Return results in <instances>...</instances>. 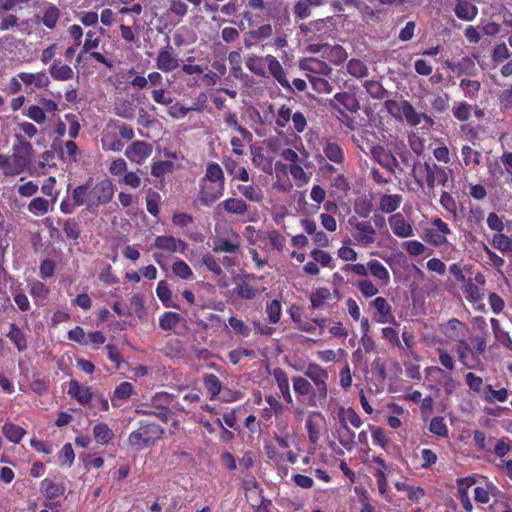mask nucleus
Masks as SVG:
<instances>
[{
    "mask_svg": "<svg viewBox=\"0 0 512 512\" xmlns=\"http://www.w3.org/2000/svg\"><path fill=\"white\" fill-rule=\"evenodd\" d=\"M114 185L108 178L95 181L88 178L83 184L76 186L70 197H65L60 203V211L65 215L75 212L78 207L85 206L90 213H97L101 205H106L113 199Z\"/></svg>",
    "mask_w": 512,
    "mask_h": 512,
    "instance_id": "1",
    "label": "nucleus"
},
{
    "mask_svg": "<svg viewBox=\"0 0 512 512\" xmlns=\"http://www.w3.org/2000/svg\"><path fill=\"white\" fill-rule=\"evenodd\" d=\"M329 372L315 362L307 364L304 376L292 377L293 390L300 400L306 398L309 407H323L328 398Z\"/></svg>",
    "mask_w": 512,
    "mask_h": 512,
    "instance_id": "2",
    "label": "nucleus"
},
{
    "mask_svg": "<svg viewBox=\"0 0 512 512\" xmlns=\"http://www.w3.org/2000/svg\"><path fill=\"white\" fill-rule=\"evenodd\" d=\"M163 435L164 429L162 426L155 422L141 420L139 428L129 434L127 442L134 450L141 451L153 445Z\"/></svg>",
    "mask_w": 512,
    "mask_h": 512,
    "instance_id": "3",
    "label": "nucleus"
},
{
    "mask_svg": "<svg viewBox=\"0 0 512 512\" xmlns=\"http://www.w3.org/2000/svg\"><path fill=\"white\" fill-rule=\"evenodd\" d=\"M415 180L422 186L425 181L428 188L433 189L436 185L445 186L448 182L451 170L433 162H424L414 169Z\"/></svg>",
    "mask_w": 512,
    "mask_h": 512,
    "instance_id": "4",
    "label": "nucleus"
},
{
    "mask_svg": "<svg viewBox=\"0 0 512 512\" xmlns=\"http://www.w3.org/2000/svg\"><path fill=\"white\" fill-rule=\"evenodd\" d=\"M331 106L339 113L341 122L345 126L353 128L354 118L352 115L356 114L360 109V104L355 94L350 92L336 93L331 100Z\"/></svg>",
    "mask_w": 512,
    "mask_h": 512,
    "instance_id": "5",
    "label": "nucleus"
},
{
    "mask_svg": "<svg viewBox=\"0 0 512 512\" xmlns=\"http://www.w3.org/2000/svg\"><path fill=\"white\" fill-rule=\"evenodd\" d=\"M224 191L225 186L199 180V189L193 204L210 207L223 196Z\"/></svg>",
    "mask_w": 512,
    "mask_h": 512,
    "instance_id": "6",
    "label": "nucleus"
},
{
    "mask_svg": "<svg viewBox=\"0 0 512 512\" xmlns=\"http://www.w3.org/2000/svg\"><path fill=\"white\" fill-rule=\"evenodd\" d=\"M431 228H427L424 233V240L435 246L441 247L448 244L447 235L452 233L448 224L441 218L436 217L431 220Z\"/></svg>",
    "mask_w": 512,
    "mask_h": 512,
    "instance_id": "7",
    "label": "nucleus"
},
{
    "mask_svg": "<svg viewBox=\"0 0 512 512\" xmlns=\"http://www.w3.org/2000/svg\"><path fill=\"white\" fill-rule=\"evenodd\" d=\"M319 164V171L322 177L329 182L331 187L341 191H347L350 189L347 178L338 167L328 162L321 163V161H319Z\"/></svg>",
    "mask_w": 512,
    "mask_h": 512,
    "instance_id": "8",
    "label": "nucleus"
},
{
    "mask_svg": "<svg viewBox=\"0 0 512 512\" xmlns=\"http://www.w3.org/2000/svg\"><path fill=\"white\" fill-rule=\"evenodd\" d=\"M156 68L163 73H170L180 66L179 59L175 54L174 48L167 43L166 46L159 49L155 59Z\"/></svg>",
    "mask_w": 512,
    "mask_h": 512,
    "instance_id": "9",
    "label": "nucleus"
},
{
    "mask_svg": "<svg viewBox=\"0 0 512 512\" xmlns=\"http://www.w3.org/2000/svg\"><path fill=\"white\" fill-rule=\"evenodd\" d=\"M425 375L431 381L436 382L447 395H451L456 390V381L444 369L438 366H429L425 368Z\"/></svg>",
    "mask_w": 512,
    "mask_h": 512,
    "instance_id": "10",
    "label": "nucleus"
},
{
    "mask_svg": "<svg viewBox=\"0 0 512 512\" xmlns=\"http://www.w3.org/2000/svg\"><path fill=\"white\" fill-rule=\"evenodd\" d=\"M216 210L220 214L242 218L247 214L249 205L241 197H229L218 203Z\"/></svg>",
    "mask_w": 512,
    "mask_h": 512,
    "instance_id": "11",
    "label": "nucleus"
},
{
    "mask_svg": "<svg viewBox=\"0 0 512 512\" xmlns=\"http://www.w3.org/2000/svg\"><path fill=\"white\" fill-rule=\"evenodd\" d=\"M350 224L354 228L352 236L358 244L368 247L375 243L377 233L369 221H356L355 223L350 221Z\"/></svg>",
    "mask_w": 512,
    "mask_h": 512,
    "instance_id": "12",
    "label": "nucleus"
},
{
    "mask_svg": "<svg viewBox=\"0 0 512 512\" xmlns=\"http://www.w3.org/2000/svg\"><path fill=\"white\" fill-rule=\"evenodd\" d=\"M439 331L450 341L459 342L468 331L467 325L457 318L449 319L439 325Z\"/></svg>",
    "mask_w": 512,
    "mask_h": 512,
    "instance_id": "13",
    "label": "nucleus"
},
{
    "mask_svg": "<svg viewBox=\"0 0 512 512\" xmlns=\"http://www.w3.org/2000/svg\"><path fill=\"white\" fill-rule=\"evenodd\" d=\"M152 145L148 142L137 140L125 150V156L133 163L141 165L152 154Z\"/></svg>",
    "mask_w": 512,
    "mask_h": 512,
    "instance_id": "14",
    "label": "nucleus"
},
{
    "mask_svg": "<svg viewBox=\"0 0 512 512\" xmlns=\"http://www.w3.org/2000/svg\"><path fill=\"white\" fill-rule=\"evenodd\" d=\"M153 245L155 248L169 253L180 252L184 254L188 249L186 242L173 236H157Z\"/></svg>",
    "mask_w": 512,
    "mask_h": 512,
    "instance_id": "15",
    "label": "nucleus"
},
{
    "mask_svg": "<svg viewBox=\"0 0 512 512\" xmlns=\"http://www.w3.org/2000/svg\"><path fill=\"white\" fill-rule=\"evenodd\" d=\"M265 62L267 63L269 73L278 82V84L284 89H290L291 84L278 59L275 56L268 54L265 56Z\"/></svg>",
    "mask_w": 512,
    "mask_h": 512,
    "instance_id": "16",
    "label": "nucleus"
},
{
    "mask_svg": "<svg viewBox=\"0 0 512 512\" xmlns=\"http://www.w3.org/2000/svg\"><path fill=\"white\" fill-rule=\"evenodd\" d=\"M370 305L376 310L377 317L375 320L378 323H392L396 324L394 315L392 314V307L384 297L375 298Z\"/></svg>",
    "mask_w": 512,
    "mask_h": 512,
    "instance_id": "17",
    "label": "nucleus"
},
{
    "mask_svg": "<svg viewBox=\"0 0 512 512\" xmlns=\"http://www.w3.org/2000/svg\"><path fill=\"white\" fill-rule=\"evenodd\" d=\"M28 166L13 155L0 154V168L5 176H17L25 171Z\"/></svg>",
    "mask_w": 512,
    "mask_h": 512,
    "instance_id": "18",
    "label": "nucleus"
},
{
    "mask_svg": "<svg viewBox=\"0 0 512 512\" xmlns=\"http://www.w3.org/2000/svg\"><path fill=\"white\" fill-rule=\"evenodd\" d=\"M393 233L399 238H407L414 235L412 225L401 213L393 214L388 219Z\"/></svg>",
    "mask_w": 512,
    "mask_h": 512,
    "instance_id": "19",
    "label": "nucleus"
},
{
    "mask_svg": "<svg viewBox=\"0 0 512 512\" xmlns=\"http://www.w3.org/2000/svg\"><path fill=\"white\" fill-rule=\"evenodd\" d=\"M68 394L86 407L92 400L93 392L90 387L81 385L77 380H70Z\"/></svg>",
    "mask_w": 512,
    "mask_h": 512,
    "instance_id": "20",
    "label": "nucleus"
},
{
    "mask_svg": "<svg viewBox=\"0 0 512 512\" xmlns=\"http://www.w3.org/2000/svg\"><path fill=\"white\" fill-rule=\"evenodd\" d=\"M18 78L26 86H34L35 88L42 89L47 88L50 85V79L45 71L37 73L20 72Z\"/></svg>",
    "mask_w": 512,
    "mask_h": 512,
    "instance_id": "21",
    "label": "nucleus"
},
{
    "mask_svg": "<svg viewBox=\"0 0 512 512\" xmlns=\"http://www.w3.org/2000/svg\"><path fill=\"white\" fill-rule=\"evenodd\" d=\"M48 71L55 81H68L74 77L73 69L69 65L63 64L61 59H54Z\"/></svg>",
    "mask_w": 512,
    "mask_h": 512,
    "instance_id": "22",
    "label": "nucleus"
},
{
    "mask_svg": "<svg viewBox=\"0 0 512 512\" xmlns=\"http://www.w3.org/2000/svg\"><path fill=\"white\" fill-rule=\"evenodd\" d=\"M324 420L320 412H315L310 415L305 423L309 442L316 445L320 439L321 422Z\"/></svg>",
    "mask_w": 512,
    "mask_h": 512,
    "instance_id": "23",
    "label": "nucleus"
},
{
    "mask_svg": "<svg viewBox=\"0 0 512 512\" xmlns=\"http://www.w3.org/2000/svg\"><path fill=\"white\" fill-rule=\"evenodd\" d=\"M272 375L276 381V384L281 392L283 399L288 403H293V398L290 392L289 378L286 371L280 367L273 369Z\"/></svg>",
    "mask_w": 512,
    "mask_h": 512,
    "instance_id": "24",
    "label": "nucleus"
},
{
    "mask_svg": "<svg viewBox=\"0 0 512 512\" xmlns=\"http://www.w3.org/2000/svg\"><path fill=\"white\" fill-rule=\"evenodd\" d=\"M447 66L458 76H476L478 69L470 57H463L457 63L446 61Z\"/></svg>",
    "mask_w": 512,
    "mask_h": 512,
    "instance_id": "25",
    "label": "nucleus"
},
{
    "mask_svg": "<svg viewBox=\"0 0 512 512\" xmlns=\"http://www.w3.org/2000/svg\"><path fill=\"white\" fill-rule=\"evenodd\" d=\"M323 154L322 160H324V162L330 161L336 165L344 164V150L338 143L328 141L323 146Z\"/></svg>",
    "mask_w": 512,
    "mask_h": 512,
    "instance_id": "26",
    "label": "nucleus"
},
{
    "mask_svg": "<svg viewBox=\"0 0 512 512\" xmlns=\"http://www.w3.org/2000/svg\"><path fill=\"white\" fill-rule=\"evenodd\" d=\"M456 352L458 354L459 361L468 369H474L477 366L476 357L472 356L473 348L466 341V339H462L457 342Z\"/></svg>",
    "mask_w": 512,
    "mask_h": 512,
    "instance_id": "27",
    "label": "nucleus"
},
{
    "mask_svg": "<svg viewBox=\"0 0 512 512\" xmlns=\"http://www.w3.org/2000/svg\"><path fill=\"white\" fill-rule=\"evenodd\" d=\"M16 139L18 143L13 145L12 155L29 166L32 160L33 147L31 143L22 136L17 135Z\"/></svg>",
    "mask_w": 512,
    "mask_h": 512,
    "instance_id": "28",
    "label": "nucleus"
},
{
    "mask_svg": "<svg viewBox=\"0 0 512 512\" xmlns=\"http://www.w3.org/2000/svg\"><path fill=\"white\" fill-rule=\"evenodd\" d=\"M371 152L374 159L382 167L386 168L391 173H394L395 168L398 166V162L392 153L385 151L384 148L381 146L373 147Z\"/></svg>",
    "mask_w": 512,
    "mask_h": 512,
    "instance_id": "29",
    "label": "nucleus"
},
{
    "mask_svg": "<svg viewBox=\"0 0 512 512\" xmlns=\"http://www.w3.org/2000/svg\"><path fill=\"white\" fill-rule=\"evenodd\" d=\"M240 248L239 236L234 234L232 238L218 237L213 244L215 253H236Z\"/></svg>",
    "mask_w": 512,
    "mask_h": 512,
    "instance_id": "30",
    "label": "nucleus"
},
{
    "mask_svg": "<svg viewBox=\"0 0 512 512\" xmlns=\"http://www.w3.org/2000/svg\"><path fill=\"white\" fill-rule=\"evenodd\" d=\"M401 111L407 123L411 126H417L418 124H420L422 118H424L430 124L433 123L432 119L429 116H427L426 114L418 113L413 107V105L407 100L401 102Z\"/></svg>",
    "mask_w": 512,
    "mask_h": 512,
    "instance_id": "31",
    "label": "nucleus"
},
{
    "mask_svg": "<svg viewBox=\"0 0 512 512\" xmlns=\"http://www.w3.org/2000/svg\"><path fill=\"white\" fill-rule=\"evenodd\" d=\"M510 392L507 388L495 390L491 384L485 385L482 393V400L485 403L493 404L495 402H505L508 400Z\"/></svg>",
    "mask_w": 512,
    "mask_h": 512,
    "instance_id": "32",
    "label": "nucleus"
},
{
    "mask_svg": "<svg viewBox=\"0 0 512 512\" xmlns=\"http://www.w3.org/2000/svg\"><path fill=\"white\" fill-rule=\"evenodd\" d=\"M333 299V293L327 287H318L310 294V303L313 310H319Z\"/></svg>",
    "mask_w": 512,
    "mask_h": 512,
    "instance_id": "33",
    "label": "nucleus"
},
{
    "mask_svg": "<svg viewBox=\"0 0 512 512\" xmlns=\"http://www.w3.org/2000/svg\"><path fill=\"white\" fill-rule=\"evenodd\" d=\"M65 486L63 483H56L49 478H45L40 483V491L49 500H54L65 493Z\"/></svg>",
    "mask_w": 512,
    "mask_h": 512,
    "instance_id": "34",
    "label": "nucleus"
},
{
    "mask_svg": "<svg viewBox=\"0 0 512 512\" xmlns=\"http://www.w3.org/2000/svg\"><path fill=\"white\" fill-rule=\"evenodd\" d=\"M454 12L460 20L472 21L478 14V8L467 0H458Z\"/></svg>",
    "mask_w": 512,
    "mask_h": 512,
    "instance_id": "35",
    "label": "nucleus"
},
{
    "mask_svg": "<svg viewBox=\"0 0 512 512\" xmlns=\"http://www.w3.org/2000/svg\"><path fill=\"white\" fill-rule=\"evenodd\" d=\"M302 67L309 75L329 76L332 73V68L326 62L316 58L307 59Z\"/></svg>",
    "mask_w": 512,
    "mask_h": 512,
    "instance_id": "36",
    "label": "nucleus"
},
{
    "mask_svg": "<svg viewBox=\"0 0 512 512\" xmlns=\"http://www.w3.org/2000/svg\"><path fill=\"white\" fill-rule=\"evenodd\" d=\"M200 180L225 186L224 172L221 166L216 162L207 164L205 175Z\"/></svg>",
    "mask_w": 512,
    "mask_h": 512,
    "instance_id": "37",
    "label": "nucleus"
},
{
    "mask_svg": "<svg viewBox=\"0 0 512 512\" xmlns=\"http://www.w3.org/2000/svg\"><path fill=\"white\" fill-rule=\"evenodd\" d=\"M402 203V196L399 194H384L379 199V210L386 214L396 211Z\"/></svg>",
    "mask_w": 512,
    "mask_h": 512,
    "instance_id": "38",
    "label": "nucleus"
},
{
    "mask_svg": "<svg viewBox=\"0 0 512 512\" xmlns=\"http://www.w3.org/2000/svg\"><path fill=\"white\" fill-rule=\"evenodd\" d=\"M7 337L19 352H23L27 349L28 345L26 335L22 329L17 326V324H9V332L7 333Z\"/></svg>",
    "mask_w": 512,
    "mask_h": 512,
    "instance_id": "39",
    "label": "nucleus"
},
{
    "mask_svg": "<svg viewBox=\"0 0 512 512\" xmlns=\"http://www.w3.org/2000/svg\"><path fill=\"white\" fill-rule=\"evenodd\" d=\"M356 434L345 422H341L340 428L337 430V439L339 443L348 451H351L355 445Z\"/></svg>",
    "mask_w": 512,
    "mask_h": 512,
    "instance_id": "40",
    "label": "nucleus"
},
{
    "mask_svg": "<svg viewBox=\"0 0 512 512\" xmlns=\"http://www.w3.org/2000/svg\"><path fill=\"white\" fill-rule=\"evenodd\" d=\"M93 437L96 443L108 445L114 438V432L107 423L100 422L93 427Z\"/></svg>",
    "mask_w": 512,
    "mask_h": 512,
    "instance_id": "41",
    "label": "nucleus"
},
{
    "mask_svg": "<svg viewBox=\"0 0 512 512\" xmlns=\"http://www.w3.org/2000/svg\"><path fill=\"white\" fill-rule=\"evenodd\" d=\"M369 273L383 285H387L390 281V273L388 269L378 260L371 259L368 262Z\"/></svg>",
    "mask_w": 512,
    "mask_h": 512,
    "instance_id": "42",
    "label": "nucleus"
},
{
    "mask_svg": "<svg viewBox=\"0 0 512 512\" xmlns=\"http://www.w3.org/2000/svg\"><path fill=\"white\" fill-rule=\"evenodd\" d=\"M2 432L4 436L14 444H19L27 433L24 428L11 422L4 423Z\"/></svg>",
    "mask_w": 512,
    "mask_h": 512,
    "instance_id": "43",
    "label": "nucleus"
},
{
    "mask_svg": "<svg viewBox=\"0 0 512 512\" xmlns=\"http://www.w3.org/2000/svg\"><path fill=\"white\" fill-rule=\"evenodd\" d=\"M237 190L245 200L259 203L264 199V192L258 185H238Z\"/></svg>",
    "mask_w": 512,
    "mask_h": 512,
    "instance_id": "44",
    "label": "nucleus"
},
{
    "mask_svg": "<svg viewBox=\"0 0 512 512\" xmlns=\"http://www.w3.org/2000/svg\"><path fill=\"white\" fill-rule=\"evenodd\" d=\"M247 486L246 489V496L249 497L250 494L258 495L261 498V502L257 505H252L254 507V512H269V507L272 505L270 500L264 499L263 496H261L262 490L259 488L258 483L253 480L251 481Z\"/></svg>",
    "mask_w": 512,
    "mask_h": 512,
    "instance_id": "45",
    "label": "nucleus"
},
{
    "mask_svg": "<svg viewBox=\"0 0 512 512\" xmlns=\"http://www.w3.org/2000/svg\"><path fill=\"white\" fill-rule=\"evenodd\" d=\"M174 170V163L170 160L155 161L151 164V175L157 179H161L163 185L164 176L172 173Z\"/></svg>",
    "mask_w": 512,
    "mask_h": 512,
    "instance_id": "46",
    "label": "nucleus"
},
{
    "mask_svg": "<svg viewBox=\"0 0 512 512\" xmlns=\"http://www.w3.org/2000/svg\"><path fill=\"white\" fill-rule=\"evenodd\" d=\"M134 391L133 385L130 382L124 381L121 382L118 386H116L113 395L111 397V402L114 407L119 406L116 403L117 400L126 401L130 398Z\"/></svg>",
    "mask_w": 512,
    "mask_h": 512,
    "instance_id": "47",
    "label": "nucleus"
},
{
    "mask_svg": "<svg viewBox=\"0 0 512 512\" xmlns=\"http://www.w3.org/2000/svg\"><path fill=\"white\" fill-rule=\"evenodd\" d=\"M461 155L463 157V163L466 167L475 168L481 164V153L468 145H464L461 148Z\"/></svg>",
    "mask_w": 512,
    "mask_h": 512,
    "instance_id": "48",
    "label": "nucleus"
},
{
    "mask_svg": "<svg viewBox=\"0 0 512 512\" xmlns=\"http://www.w3.org/2000/svg\"><path fill=\"white\" fill-rule=\"evenodd\" d=\"M11 293L13 295V300H14L15 304L17 305L18 309L21 312H27L30 310V308H31L30 301H29L27 295L25 294L21 284L12 286Z\"/></svg>",
    "mask_w": 512,
    "mask_h": 512,
    "instance_id": "49",
    "label": "nucleus"
},
{
    "mask_svg": "<svg viewBox=\"0 0 512 512\" xmlns=\"http://www.w3.org/2000/svg\"><path fill=\"white\" fill-rule=\"evenodd\" d=\"M224 121L227 126L234 128L244 140L248 142L252 141V133L239 124L236 113L227 112L224 116Z\"/></svg>",
    "mask_w": 512,
    "mask_h": 512,
    "instance_id": "50",
    "label": "nucleus"
},
{
    "mask_svg": "<svg viewBox=\"0 0 512 512\" xmlns=\"http://www.w3.org/2000/svg\"><path fill=\"white\" fill-rule=\"evenodd\" d=\"M181 321H183V317L179 313L167 311L160 316L159 326L164 331H170Z\"/></svg>",
    "mask_w": 512,
    "mask_h": 512,
    "instance_id": "51",
    "label": "nucleus"
},
{
    "mask_svg": "<svg viewBox=\"0 0 512 512\" xmlns=\"http://www.w3.org/2000/svg\"><path fill=\"white\" fill-rule=\"evenodd\" d=\"M60 18V10L53 4H49L44 11L42 16V23L48 29H54Z\"/></svg>",
    "mask_w": 512,
    "mask_h": 512,
    "instance_id": "52",
    "label": "nucleus"
},
{
    "mask_svg": "<svg viewBox=\"0 0 512 512\" xmlns=\"http://www.w3.org/2000/svg\"><path fill=\"white\" fill-rule=\"evenodd\" d=\"M203 384L208 394L210 395V399H214L220 394L222 384L215 374L204 375Z\"/></svg>",
    "mask_w": 512,
    "mask_h": 512,
    "instance_id": "53",
    "label": "nucleus"
},
{
    "mask_svg": "<svg viewBox=\"0 0 512 512\" xmlns=\"http://www.w3.org/2000/svg\"><path fill=\"white\" fill-rule=\"evenodd\" d=\"M161 201V195L149 188L146 194V208L147 211L154 217H158L160 214L159 203Z\"/></svg>",
    "mask_w": 512,
    "mask_h": 512,
    "instance_id": "54",
    "label": "nucleus"
},
{
    "mask_svg": "<svg viewBox=\"0 0 512 512\" xmlns=\"http://www.w3.org/2000/svg\"><path fill=\"white\" fill-rule=\"evenodd\" d=\"M49 201L43 197L33 198L29 205L28 211L35 216H43L49 212Z\"/></svg>",
    "mask_w": 512,
    "mask_h": 512,
    "instance_id": "55",
    "label": "nucleus"
},
{
    "mask_svg": "<svg viewBox=\"0 0 512 512\" xmlns=\"http://www.w3.org/2000/svg\"><path fill=\"white\" fill-rule=\"evenodd\" d=\"M172 272L175 276H177L183 280H192L194 278L192 269L182 259H177L172 264Z\"/></svg>",
    "mask_w": 512,
    "mask_h": 512,
    "instance_id": "56",
    "label": "nucleus"
},
{
    "mask_svg": "<svg viewBox=\"0 0 512 512\" xmlns=\"http://www.w3.org/2000/svg\"><path fill=\"white\" fill-rule=\"evenodd\" d=\"M29 293L34 300H46L50 294V289L45 283L35 280L29 284Z\"/></svg>",
    "mask_w": 512,
    "mask_h": 512,
    "instance_id": "57",
    "label": "nucleus"
},
{
    "mask_svg": "<svg viewBox=\"0 0 512 512\" xmlns=\"http://www.w3.org/2000/svg\"><path fill=\"white\" fill-rule=\"evenodd\" d=\"M63 232L67 239L78 240L80 237L81 229L80 224L75 218H68L63 221Z\"/></svg>",
    "mask_w": 512,
    "mask_h": 512,
    "instance_id": "58",
    "label": "nucleus"
},
{
    "mask_svg": "<svg viewBox=\"0 0 512 512\" xmlns=\"http://www.w3.org/2000/svg\"><path fill=\"white\" fill-rule=\"evenodd\" d=\"M347 72L360 79L368 75V68L363 61L353 58L347 63Z\"/></svg>",
    "mask_w": 512,
    "mask_h": 512,
    "instance_id": "59",
    "label": "nucleus"
},
{
    "mask_svg": "<svg viewBox=\"0 0 512 512\" xmlns=\"http://www.w3.org/2000/svg\"><path fill=\"white\" fill-rule=\"evenodd\" d=\"M309 82L312 85V88L315 92L319 94H329L332 91V85L328 80L323 78L322 76L317 75H308Z\"/></svg>",
    "mask_w": 512,
    "mask_h": 512,
    "instance_id": "60",
    "label": "nucleus"
},
{
    "mask_svg": "<svg viewBox=\"0 0 512 512\" xmlns=\"http://www.w3.org/2000/svg\"><path fill=\"white\" fill-rule=\"evenodd\" d=\"M87 407L93 412V414H99L100 412L109 410L108 399L102 394H93L91 402Z\"/></svg>",
    "mask_w": 512,
    "mask_h": 512,
    "instance_id": "61",
    "label": "nucleus"
},
{
    "mask_svg": "<svg viewBox=\"0 0 512 512\" xmlns=\"http://www.w3.org/2000/svg\"><path fill=\"white\" fill-rule=\"evenodd\" d=\"M293 116L292 108L283 104L275 113V124L279 128H286Z\"/></svg>",
    "mask_w": 512,
    "mask_h": 512,
    "instance_id": "62",
    "label": "nucleus"
},
{
    "mask_svg": "<svg viewBox=\"0 0 512 512\" xmlns=\"http://www.w3.org/2000/svg\"><path fill=\"white\" fill-rule=\"evenodd\" d=\"M78 146L73 140L66 141L60 150L61 159L64 162L72 163L76 161Z\"/></svg>",
    "mask_w": 512,
    "mask_h": 512,
    "instance_id": "63",
    "label": "nucleus"
},
{
    "mask_svg": "<svg viewBox=\"0 0 512 512\" xmlns=\"http://www.w3.org/2000/svg\"><path fill=\"white\" fill-rule=\"evenodd\" d=\"M492 245L501 252H512V238L503 233L493 235Z\"/></svg>",
    "mask_w": 512,
    "mask_h": 512,
    "instance_id": "64",
    "label": "nucleus"
}]
</instances>
